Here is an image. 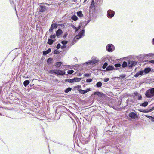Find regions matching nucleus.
<instances>
[{
    "mask_svg": "<svg viewBox=\"0 0 154 154\" xmlns=\"http://www.w3.org/2000/svg\"><path fill=\"white\" fill-rule=\"evenodd\" d=\"M153 54L152 53H150L146 54V56L147 57H149L152 56Z\"/></svg>",
    "mask_w": 154,
    "mask_h": 154,
    "instance_id": "obj_36",
    "label": "nucleus"
},
{
    "mask_svg": "<svg viewBox=\"0 0 154 154\" xmlns=\"http://www.w3.org/2000/svg\"><path fill=\"white\" fill-rule=\"evenodd\" d=\"M142 97L141 95L139 94L138 95V99L139 100H141L142 99Z\"/></svg>",
    "mask_w": 154,
    "mask_h": 154,
    "instance_id": "obj_41",
    "label": "nucleus"
},
{
    "mask_svg": "<svg viewBox=\"0 0 154 154\" xmlns=\"http://www.w3.org/2000/svg\"><path fill=\"white\" fill-rule=\"evenodd\" d=\"M90 21V20H88L87 21V23H88Z\"/></svg>",
    "mask_w": 154,
    "mask_h": 154,
    "instance_id": "obj_55",
    "label": "nucleus"
},
{
    "mask_svg": "<svg viewBox=\"0 0 154 154\" xmlns=\"http://www.w3.org/2000/svg\"><path fill=\"white\" fill-rule=\"evenodd\" d=\"M78 29H76L75 30L76 32H77L78 30Z\"/></svg>",
    "mask_w": 154,
    "mask_h": 154,
    "instance_id": "obj_59",
    "label": "nucleus"
},
{
    "mask_svg": "<svg viewBox=\"0 0 154 154\" xmlns=\"http://www.w3.org/2000/svg\"><path fill=\"white\" fill-rule=\"evenodd\" d=\"M72 90V88L70 87L67 88L64 91V92L66 93H67L70 91Z\"/></svg>",
    "mask_w": 154,
    "mask_h": 154,
    "instance_id": "obj_30",
    "label": "nucleus"
},
{
    "mask_svg": "<svg viewBox=\"0 0 154 154\" xmlns=\"http://www.w3.org/2000/svg\"><path fill=\"white\" fill-rule=\"evenodd\" d=\"M65 74V70L62 71L60 69H56L55 74L59 75H63Z\"/></svg>",
    "mask_w": 154,
    "mask_h": 154,
    "instance_id": "obj_5",
    "label": "nucleus"
},
{
    "mask_svg": "<svg viewBox=\"0 0 154 154\" xmlns=\"http://www.w3.org/2000/svg\"><path fill=\"white\" fill-rule=\"evenodd\" d=\"M54 40L51 39H49L47 42V43L49 45H51L53 44L54 42Z\"/></svg>",
    "mask_w": 154,
    "mask_h": 154,
    "instance_id": "obj_28",
    "label": "nucleus"
},
{
    "mask_svg": "<svg viewBox=\"0 0 154 154\" xmlns=\"http://www.w3.org/2000/svg\"><path fill=\"white\" fill-rule=\"evenodd\" d=\"M74 72V71L73 70H68L67 72L68 74L71 75Z\"/></svg>",
    "mask_w": 154,
    "mask_h": 154,
    "instance_id": "obj_33",
    "label": "nucleus"
},
{
    "mask_svg": "<svg viewBox=\"0 0 154 154\" xmlns=\"http://www.w3.org/2000/svg\"><path fill=\"white\" fill-rule=\"evenodd\" d=\"M120 76L122 78H124L126 76V75L125 74H122Z\"/></svg>",
    "mask_w": 154,
    "mask_h": 154,
    "instance_id": "obj_43",
    "label": "nucleus"
},
{
    "mask_svg": "<svg viewBox=\"0 0 154 154\" xmlns=\"http://www.w3.org/2000/svg\"><path fill=\"white\" fill-rule=\"evenodd\" d=\"M149 62L150 63L154 64V60H152L149 61Z\"/></svg>",
    "mask_w": 154,
    "mask_h": 154,
    "instance_id": "obj_50",
    "label": "nucleus"
},
{
    "mask_svg": "<svg viewBox=\"0 0 154 154\" xmlns=\"http://www.w3.org/2000/svg\"><path fill=\"white\" fill-rule=\"evenodd\" d=\"M143 70H141L139 71L138 72L136 73L134 77H137L139 76L140 75H143Z\"/></svg>",
    "mask_w": 154,
    "mask_h": 154,
    "instance_id": "obj_13",
    "label": "nucleus"
},
{
    "mask_svg": "<svg viewBox=\"0 0 154 154\" xmlns=\"http://www.w3.org/2000/svg\"><path fill=\"white\" fill-rule=\"evenodd\" d=\"M71 19L73 20L76 21L77 20L78 18L75 15H74L72 16Z\"/></svg>",
    "mask_w": 154,
    "mask_h": 154,
    "instance_id": "obj_27",
    "label": "nucleus"
},
{
    "mask_svg": "<svg viewBox=\"0 0 154 154\" xmlns=\"http://www.w3.org/2000/svg\"><path fill=\"white\" fill-rule=\"evenodd\" d=\"M88 23H87L84 26V28L87 25V24H88Z\"/></svg>",
    "mask_w": 154,
    "mask_h": 154,
    "instance_id": "obj_57",
    "label": "nucleus"
},
{
    "mask_svg": "<svg viewBox=\"0 0 154 154\" xmlns=\"http://www.w3.org/2000/svg\"><path fill=\"white\" fill-rule=\"evenodd\" d=\"M72 27L73 28H74V29H76V27H75L73 25V26H72Z\"/></svg>",
    "mask_w": 154,
    "mask_h": 154,
    "instance_id": "obj_53",
    "label": "nucleus"
},
{
    "mask_svg": "<svg viewBox=\"0 0 154 154\" xmlns=\"http://www.w3.org/2000/svg\"><path fill=\"white\" fill-rule=\"evenodd\" d=\"M51 51V49L50 48H48L47 51H43V55H46L48 54Z\"/></svg>",
    "mask_w": 154,
    "mask_h": 154,
    "instance_id": "obj_18",
    "label": "nucleus"
},
{
    "mask_svg": "<svg viewBox=\"0 0 154 154\" xmlns=\"http://www.w3.org/2000/svg\"><path fill=\"white\" fill-rule=\"evenodd\" d=\"M145 95L147 98H151L154 96V88H150L146 92Z\"/></svg>",
    "mask_w": 154,
    "mask_h": 154,
    "instance_id": "obj_1",
    "label": "nucleus"
},
{
    "mask_svg": "<svg viewBox=\"0 0 154 154\" xmlns=\"http://www.w3.org/2000/svg\"><path fill=\"white\" fill-rule=\"evenodd\" d=\"M123 68H125L127 66V63L126 61H124L121 65Z\"/></svg>",
    "mask_w": 154,
    "mask_h": 154,
    "instance_id": "obj_26",
    "label": "nucleus"
},
{
    "mask_svg": "<svg viewBox=\"0 0 154 154\" xmlns=\"http://www.w3.org/2000/svg\"><path fill=\"white\" fill-rule=\"evenodd\" d=\"M97 62V61L94 60H93L92 61H89L87 62L86 63L88 65H93L95 63Z\"/></svg>",
    "mask_w": 154,
    "mask_h": 154,
    "instance_id": "obj_15",
    "label": "nucleus"
},
{
    "mask_svg": "<svg viewBox=\"0 0 154 154\" xmlns=\"http://www.w3.org/2000/svg\"><path fill=\"white\" fill-rule=\"evenodd\" d=\"M77 14L78 16L80 17H82L83 15L81 11H79L77 12Z\"/></svg>",
    "mask_w": 154,
    "mask_h": 154,
    "instance_id": "obj_23",
    "label": "nucleus"
},
{
    "mask_svg": "<svg viewBox=\"0 0 154 154\" xmlns=\"http://www.w3.org/2000/svg\"><path fill=\"white\" fill-rule=\"evenodd\" d=\"M102 84L101 82L99 81L96 83V85L97 87L100 88L102 86Z\"/></svg>",
    "mask_w": 154,
    "mask_h": 154,
    "instance_id": "obj_25",
    "label": "nucleus"
},
{
    "mask_svg": "<svg viewBox=\"0 0 154 154\" xmlns=\"http://www.w3.org/2000/svg\"><path fill=\"white\" fill-rule=\"evenodd\" d=\"M59 53H60V52H59V51H58L57 50H55L54 51V54H59Z\"/></svg>",
    "mask_w": 154,
    "mask_h": 154,
    "instance_id": "obj_39",
    "label": "nucleus"
},
{
    "mask_svg": "<svg viewBox=\"0 0 154 154\" xmlns=\"http://www.w3.org/2000/svg\"><path fill=\"white\" fill-rule=\"evenodd\" d=\"M61 43L63 45H66L67 43L68 42L67 41L63 40L61 42Z\"/></svg>",
    "mask_w": 154,
    "mask_h": 154,
    "instance_id": "obj_34",
    "label": "nucleus"
},
{
    "mask_svg": "<svg viewBox=\"0 0 154 154\" xmlns=\"http://www.w3.org/2000/svg\"><path fill=\"white\" fill-rule=\"evenodd\" d=\"M137 64V62L132 60L128 61V65L130 68H131Z\"/></svg>",
    "mask_w": 154,
    "mask_h": 154,
    "instance_id": "obj_6",
    "label": "nucleus"
},
{
    "mask_svg": "<svg viewBox=\"0 0 154 154\" xmlns=\"http://www.w3.org/2000/svg\"><path fill=\"white\" fill-rule=\"evenodd\" d=\"M77 87H81V86H80V85H78V86H77Z\"/></svg>",
    "mask_w": 154,
    "mask_h": 154,
    "instance_id": "obj_60",
    "label": "nucleus"
},
{
    "mask_svg": "<svg viewBox=\"0 0 154 154\" xmlns=\"http://www.w3.org/2000/svg\"><path fill=\"white\" fill-rule=\"evenodd\" d=\"M57 27V26L56 24H52L49 29V31L50 32H53V29L54 28H56Z\"/></svg>",
    "mask_w": 154,
    "mask_h": 154,
    "instance_id": "obj_9",
    "label": "nucleus"
},
{
    "mask_svg": "<svg viewBox=\"0 0 154 154\" xmlns=\"http://www.w3.org/2000/svg\"><path fill=\"white\" fill-rule=\"evenodd\" d=\"M56 37V35L54 34V35H50V38L51 39H53L55 38Z\"/></svg>",
    "mask_w": 154,
    "mask_h": 154,
    "instance_id": "obj_37",
    "label": "nucleus"
},
{
    "mask_svg": "<svg viewBox=\"0 0 154 154\" xmlns=\"http://www.w3.org/2000/svg\"><path fill=\"white\" fill-rule=\"evenodd\" d=\"M90 90V88H88L86 90H83L82 89H79V93L82 94H84L89 92Z\"/></svg>",
    "mask_w": 154,
    "mask_h": 154,
    "instance_id": "obj_8",
    "label": "nucleus"
},
{
    "mask_svg": "<svg viewBox=\"0 0 154 154\" xmlns=\"http://www.w3.org/2000/svg\"><path fill=\"white\" fill-rule=\"evenodd\" d=\"M152 44L154 45V38L153 39L152 41Z\"/></svg>",
    "mask_w": 154,
    "mask_h": 154,
    "instance_id": "obj_51",
    "label": "nucleus"
},
{
    "mask_svg": "<svg viewBox=\"0 0 154 154\" xmlns=\"http://www.w3.org/2000/svg\"><path fill=\"white\" fill-rule=\"evenodd\" d=\"M97 131V129H95V132H96Z\"/></svg>",
    "mask_w": 154,
    "mask_h": 154,
    "instance_id": "obj_62",
    "label": "nucleus"
},
{
    "mask_svg": "<svg viewBox=\"0 0 154 154\" xmlns=\"http://www.w3.org/2000/svg\"><path fill=\"white\" fill-rule=\"evenodd\" d=\"M67 34H66L65 35V37H66V36H67Z\"/></svg>",
    "mask_w": 154,
    "mask_h": 154,
    "instance_id": "obj_61",
    "label": "nucleus"
},
{
    "mask_svg": "<svg viewBox=\"0 0 154 154\" xmlns=\"http://www.w3.org/2000/svg\"><path fill=\"white\" fill-rule=\"evenodd\" d=\"M145 116L151 120V119H152V117H153L150 116H148L146 115H145Z\"/></svg>",
    "mask_w": 154,
    "mask_h": 154,
    "instance_id": "obj_45",
    "label": "nucleus"
},
{
    "mask_svg": "<svg viewBox=\"0 0 154 154\" xmlns=\"http://www.w3.org/2000/svg\"><path fill=\"white\" fill-rule=\"evenodd\" d=\"M134 94L135 96H138L139 94L137 92H135L134 93Z\"/></svg>",
    "mask_w": 154,
    "mask_h": 154,
    "instance_id": "obj_49",
    "label": "nucleus"
},
{
    "mask_svg": "<svg viewBox=\"0 0 154 154\" xmlns=\"http://www.w3.org/2000/svg\"><path fill=\"white\" fill-rule=\"evenodd\" d=\"M62 63L61 62H57L55 63V66L57 68H59L60 67Z\"/></svg>",
    "mask_w": 154,
    "mask_h": 154,
    "instance_id": "obj_20",
    "label": "nucleus"
},
{
    "mask_svg": "<svg viewBox=\"0 0 154 154\" xmlns=\"http://www.w3.org/2000/svg\"><path fill=\"white\" fill-rule=\"evenodd\" d=\"M106 48L108 52H112L114 50L115 47L112 44H109L107 45Z\"/></svg>",
    "mask_w": 154,
    "mask_h": 154,
    "instance_id": "obj_3",
    "label": "nucleus"
},
{
    "mask_svg": "<svg viewBox=\"0 0 154 154\" xmlns=\"http://www.w3.org/2000/svg\"><path fill=\"white\" fill-rule=\"evenodd\" d=\"M65 82H69L71 83L74 82L73 79H66L65 80Z\"/></svg>",
    "mask_w": 154,
    "mask_h": 154,
    "instance_id": "obj_29",
    "label": "nucleus"
},
{
    "mask_svg": "<svg viewBox=\"0 0 154 154\" xmlns=\"http://www.w3.org/2000/svg\"><path fill=\"white\" fill-rule=\"evenodd\" d=\"M85 31L84 30H82L80 31L78 35L74 38L72 42L75 43L76 42L77 40L83 37L85 35Z\"/></svg>",
    "mask_w": 154,
    "mask_h": 154,
    "instance_id": "obj_2",
    "label": "nucleus"
},
{
    "mask_svg": "<svg viewBox=\"0 0 154 154\" xmlns=\"http://www.w3.org/2000/svg\"><path fill=\"white\" fill-rule=\"evenodd\" d=\"M114 69V67L111 66H108L106 69V70L107 71H110Z\"/></svg>",
    "mask_w": 154,
    "mask_h": 154,
    "instance_id": "obj_17",
    "label": "nucleus"
},
{
    "mask_svg": "<svg viewBox=\"0 0 154 154\" xmlns=\"http://www.w3.org/2000/svg\"><path fill=\"white\" fill-rule=\"evenodd\" d=\"M90 74L89 73H86L84 75V76L86 77H88L90 76Z\"/></svg>",
    "mask_w": 154,
    "mask_h": 154,
    "instance_id": "obj_46",
    "label": "nucleus"
},
{
    "mask_svg": "<svg viewBox=\"0 0 154 154\" xmlns=\"http://www.w3.org/2000/svg\"><path fill=\"white\" fill-rule=\"evenodd\" d=\"M53 60V59L52 58H49L47 60V63L48 64H50L52 63Z\"/></svg>",
    "mask_w": 154,
    "mask_h": 154,
    "instance_id": "obj_21",
    "label": "nucleus"
},
{
    "mask_svg": "<svg viewBox=\"0 0 154 154\" xmlns=\"http://www.w3.org/2000/svg\"><path fill=\"white\" fill-rule=\"evenodd\" d=\"M109 78H105L104 79V81L106 82H107L108 81H109Z\"/></svg>",
    "mask_w": 154,
    "mask_h": 154,
    "instance_id": "obj_47",
    "label": "nucleus"
},
{
    "mask_svg": "<svg viewBox=\"0 0 154 154\" xmlns=\"http://www.w3.org/2000/svg\"><path fill=\"white\" fill-rule=\"evenodd\" d=\"M81 26H80V25H79V26L78 27V28H77V29H79L81 28Z\"/></svg>",
    "mask_w": 154,
    "mask_h": 154,
    "instance_id": "obj_54",
    "label": "nucleus"
},
{
    "mask_svg": "<svg viewBox=\"0 0 154 154\" xmlns=\"http://www.w3.org/2000/svg\"><path fill=\"white\" fill-rule=\"evenodd\" d=\"M154 110V107H153L151 108L150 109H149V110H148V112H150Z\"/></svg>",
    "mask_w": 154,
    "mask_h": 154,
    "instance_id": "obj_44",
    "label": "nucleus"
},
{
    "mask_svg": "<svg viewBox=\"0 0 154 154\" xmlns=\"http://www.w3.org/2000/svg\"><path fill=\"white\" fill-rule=\"evenodd\" d=\"M43 4L42 3H41L40 4Z\"/></svg>",
    "mask_w": 154,
    "mask_h": 154,
    "instance_id": "obj_63",
    "label": "nucleus"
},
{
    "mask_svg": "<svg viewBox=\"0 0 154 154\" xmlns=\"http://www.w3.org/2000/svg\"><path fill=\"white\" fill-rule=\"evenodd\" d=\"M74 59L75 60H77V58H76V57H75V58H74Z\"/></svg>",
    "mask_w": 154,
    "mask_h": 154,
    "instance_id": "obj_58",
    "label": "nucleus"
},
{
    "mask_svg": "<svg viewBox=\"0 0 154 154\" xmlns=\"http://www.w3.org/2000/svg\"><path fill=\"white\" fill-rule=\"evenodd\" d=\"M56 81H58V80H56Z\"/></svg>",
    "mask_w": 154,
    "mask_h": 154,
    "instance_id": "obj_64",
    "label": "nucleus"
},
{
    "mask_svg": "<svg viewBox=\"0 0 154 154\" xmlns=\"http://www.w3.org/2000/svg\"><path fill=\"white\" fill-rule=\"evenodd\" d=\"M56 70V69H54L50 70L48 72V73L50 74H53V73L55 74Z\"/></svg>",
    "mask_w": 154,
    "mask_h": 154,
    "instance_id": "obj_31",
    "label": "nucleus"
},
{
    "mask_svg": "<svg viewBox=\"0 0 154 154\" xmlns=\"http://www.w3.org/2000/svg\"><path fill=\"white\" fill-rule=\"evenodd\" d=\"M38 11L40 12H44L46 10V7L44 6L40 5L38 8Z\"/></svg>",
    "mask_w": 154,
    "mask_h": 154,
    "instance_id": "obj_7",
    "label": "nucleus"
},
{
    "mask_svg": "<svg viewBox=\"0 0 154 154\" xmlns=\"http://www.w3.org/2000/svg\"><path fill=\"white\" fill-rule=\"evenodd\" d=\"M61 47V45L60 43H58L57 45L56 48L57 49H59Z\"/></svg>",
    "mask_w": 154,
    "mask_h": 154,
    "instance_id": "obj_42",
    "label": "nucleus"
},
{
    "mask_svg": "<svg viewBox=\"0 0 154 154\" xmlns=\"http://www.w3.org/2000/svg\"><path fill=\"white\" fill-rule=\"evenodd\" d=\"M140 111L141 112H143V113H147L148 112V111H146L144 109H141L140 110Z\"/></svg>",
    "mask_w": 154,
    "mask_h": 154,
    "instance_id": "obj_35",
    "label": "nucleus"
},
{
    "mask_svg": "<svg viewBox=\"0 0 154 154\" xmlns=\"http://www.w3.org/2000/svg\"><path fill=\"white\" fill-rule=\"evenodd\" d=\"M129 117L133 119H135L137 117V116L136 114L134 112H131L129 115Z\"/></svg>",
    "mask_w": 154,
    "mask_h": 154,
    "instance_id": "obj_11",
    "label": "nucleus"
},
{
    "mask_svg": "<svg viewBox=\"0 0 154 154\" xmlns=\"http://www.w3.org/2000/svg\"><path fill=\"white\" fill-rule=\"evenodd\" d=\"M30 83L29 80H26L25 81L23 82V85L24 86L26 87Z\"/></svg>",
    "mask_w": 154,
    "mask_h": 154,
    "instance_id": "obj_22",
    "label": "nucleus"
},
{
    "mask_svg": "<svg viewBox=\"0 0 154 154\" xmlns=\"http://www.w3.org/2000/svg\"><path fill=\"white\" fill-rule=\"evenodd\" d=\"M109 146H107L103 147V149H104L105 150V152L104 151V152L105 153H108L110 151V150L109 149Z\"/></svg>",
    "mask_w": 154,
    "mask_h": 154,
    "instance_id": "obj_16",
    "label": "nucleus"
},
{
    "mask_svg": "<svg viewBox=\"0 0 154 154\" xmlns=\"http://www.w3.org/2000/svg\"><path fill=\"white\" fill-rule=\"evenodd\" d=\"M66 47V46L65 45H63L61 47V49H63Z\"/></svg>",
    "mask_w": 154,
    "mask_h": 154,
    "instance_id": "obj_48",
    "label": "nucleus"
},
{
    "mask_svg": "<svg viewBox=\"0 0 154 154\" xmlns=\"http://www.w3.org/2000/svg\"><path fill=\"white\" fill-rule=\"evenodd\" d=\"M148 102L147 101L145 102L140 105V106H141L146 107L148 104Z\"/></svg>",
    "mask_w": 154,
    "mask_h": 154,
    "instance_id": "obj_24",
    "label": "nucleus"
},
{
    "mask_svg": "<svg viewBox=\"0 0 154 154\" xmlns=\"http://www.w3.org/2000/svg\"><path fill=\"white\" fill-rule=\"evenodd\" d=\"M115 13L113 11L109 9L107 11V16L109 18H111L114 16Z\"/></svg>",
    "mask_w": 154,
    "mask_h": 154,
    "instance_id": "obj_4",
    "label": "nucleus"
},
{
    "mask_svg": "<svg viewBox=\"0 0 154 154\" xmlns=\"http://www.w3.org/2000/svg\"><path fill=\"white\" fill-rule=\"evenodd\" d=\"M63 33V31L60 29H59L56 31V35L58 38L59 36Z\"/></svg>",
    "mask_w": 154,
    "mask_h": 154,
    "instance_id": "obj_10",
    "label": "nucleus"
},
{
    "mask_svg": "<svg viewBox=\"0 0 154 154\" xmlns=\"http://www.w3.org/2000/svg\"><path fill=\"white\" fill-rule=\"evenodd\" d=\"M121 64L120 63L115 64V66L116 67H121Z\"/></svg>",
    "mask_w": 154,
    "mask_h": 154,
    "instance_id": "obj_38",
    "label": "nucleus"
},
{
    "mask_svg": "<svg viewBox=\"0 0 154 154\" xmlns=\"http://www.w3.org/2000/svg\"><path fill=\"white\" fill-rule=\"evenodd\" d=\"M151 70V69L150 68L147 67L145 68L143 71V73H144V74H146L149 72Z\"/></svg>",
    "mask_w": 154,
    "mask_h": 154,
    "instance_id": "obj_14",
    "label": "nucleus"
},
{
    "mask_svg": "<svg viewBox=\"0 0 154 154\" xmlns=\"http://www.w3.org/2000/svg\"><path fill=\"white\" fill-rule=\"evenodd\" d=\"M108 65L107 63V62H105L104 64L102 66V68L103 69H105L106 68Z\"/></svg>",
    "mask_w": 154,
    "mask_h": 154,
    "instance_id": "obj_32",
    "label": "nucleus"
},
{
    "mask_svg": "<svg viewBox=\"0 0 154 154\" xmlns=\"http://www.w3.org/2000/svg\"><path fill=\"white\" fill-rule=\"evenodd\" d=\"M82 78L75 77L73 79V81L74 82H78L80 81Z\"/></svg>",
    "mask_w": 154,
    "mask_h": 154,
    "instance_id": "obj_19",
    "label": "nucleus"
},
{
    "mask_svg": "<svg viewBox=\"0 0 154 154\" xmlns=\"http://www.w3.org/2000/svg\"><path fill=\"white\" fill-rule=\"evenodd\" d=\"M82 75V74H81V73H79V74L78 75V76H81Z\"/></svg>",
    "mask_w": 154,
    "mask_h": 154,
    "instance_id": "obj_56",
    "label": "nucleus"
},
{
    "mask_svg": "<svg viewBox=\"0 0 154 154\" xmlns=\"http://www.w3.org/2000/svg\"><path fill=\"white\" fill-rule=\"evenodd\" d=\"M92 80L91 78H89L86 80L87 82H90L92 81Z\"/></svg>",
    "mask_w": 154,
    "mask_h": 154,
    "instance_id": "obj_40",
    "label": "nucleus"
},
{
    "mask_svg": "<svg viewBox=\"0 0 154 154\" xmlns=\"http://www.w3.org/2000/svg\"><path fill=\"white\" fill-rule=\"evenodd\" d=\"M94 95H97L99 97H100L104 96V95H105V94L104 93H103L100 92L99 91H97V92H95L94 93Z\"/></svg>",
    "mask_w": 154,
    "mask_h": 154,
    "instance_id": "obj_12",
    "label": "nucleus"
},
{
    "mask_svg": "<svg viewBox=\"0 0 154 154\" xmlns=\"http://www.w3.org/2000/svg\"><path fill=\"white\" fill-rule=\"evenodd\" d=\"M151 120L152 122H154V117H153Z\"/></svg>",
    "mask_w": 154,
    "mask_h": 154,
    "instance_id": "obj_52",
    "label": "nucleus"
}]
</instances>
